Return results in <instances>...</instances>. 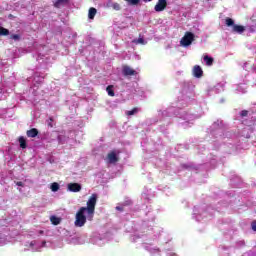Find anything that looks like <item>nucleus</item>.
<instances>
[{
	"mask_svg": "<svg viewBox=\"0 0 256 256\" xmlns=\"http://www.w3.org/2000/svg\"><path fill=\"white\" fill-rule=\"evenodd\" d=\"M194 41L195 34H193V32H186L180 40V45H182V47H189V45H191V43H193Z\"/></svg>",
	"mask_w": 256,
	"mask_h": 256,
	"instance_id": "f03ea898",
	"label": "nucleus"
},
{
	"mask_svg": "<svg viewBox=\"0 0 256 256\" xmlns=\"http://www.w3.org/2000/svg\"><path fill=\"white\" fill-rule=\"evenodd\" d=\"M106 91L109 97H115V91L113 90V85L107 86Z\"/></svg>",
	"mask_w": 256,
	"mask_h": 256,
	"instance_id": "2eb2a0df",
	"label": "nucleus"
},
{
	"mask_svg": "<svg viewBox=\"0 0 256 256\" xmlns=\"http://www.w3.org/2000/svg\"><path fill=\"white\" fill-rule=\"evenodd\" d=\"M145 1V3H147V2H151V0H144Z\"/></svg>",
	"mask_w": 256,
	"mask_h": 256,
	"instance_id": "c85d7f7f",
	"label": "nucleus"
},
{
	"mask_svg": "<svg viewBox=\"0 0 256 256\" xmlns=\"http://www.w3.org/2000/svg\"><path fill=\"white\" fill-rule=\"evenodd\" d=\"M50 221H51L52 225H60L61 218H59L57 216H51Z\"/></svg>",
	"mask_w": 256,
	"mask_h": 256,
	"instance_id": "ddd939ff",
	"label": "nucleus"
},
{
	"mask_svg": "<svg viewBox=\"0 0 256 256\" xmlns=\"http://www.w3.org/2000/svg\"><path fill=\"white\" fill-rule=\"evenodd\" d=\"M116 211H123V207L117 206V207H116Z\"/></svg>",
	"mask_w": 256,
	"mask_h": 256,
	"instance_id": "cd10ccee",
	"label": "nucleus"
},
{
	"mask_svg": "<svg viewBox=\"0 0 256 256\" xmlns=\"http://www.w3.org/2000/svg\"><path fill=\"white\" fill-rule=\"evenodd\" d=\"M69 3V0H56L54 2V7L56 9H61V7H64V5H67Z\"/></svg>",
	"mask_w": 256,
	"mask_h": 256,
	"instance_id": "6e6552de",
	"label": "nucleus"
},
{
	"mask_svg": "<svg viewBox=\"0 0 256 256\" xmlns=\"http://www.w3.org/2000/svg\"><path fill=\"white\" fill-rule=\"evenodd\" d=\"M97 15V9L91 7L88 12V19H95V16Z\"/></svg>",
	"mask_w": 256,
	"mask_h": 256,
	"instance_id": "f8f14e48",
	"label": "nucleus"
},
{
	"mask_svg": "<svg viewBox=\"0 0 256 256\" xmlns=\"http://www.w3.org/2000/svg\"><path fill=\"white\" fill-rule=\"evenodd\" d=\"M27 137L35 138L39 135V130L37 128H32L26 132Z\"/></svg>",
	"mask_w": 256,
	"mask_h": 256,
	"instance_id": "9d476101",
	"label": "nucleus"
},
{
	"mask_svg": "<svg viewBox=\"0 0 256 256\" xmlns=\"http://www.w3.org/2000/svg\"><path fill=\"white\" fill-rule=\"evenodd\" d=\"M204 61L208 67H211L213 65V57H209L208 55L204 56Z\"/></svg>",
	"mask_w": 256,
	"mask_h": 256,
	"instance_id": "4468645a",
	"label": "nucleus"
},
{
	"mask_svg": "<svg viewBox=\"0 0 256 256\" xmlns=\"http://www.w3.org/2000/svg\"><path fill=\"white\" fill-rule=\"evenodd\" d=\"M18 141H19V143H20V148H21V149H27V140L25 139V137L20 136V137L18 138Z\"/></svg>",
	"mask_w": 256,
	"mask_h": 256,
	"instance_id": "9b49d317",
	"label": "nucleus"
},
{
	"mask_svg": "<svg viewBox=\"0 0 256 256\" xmlns=\"http://www.w3.org/2000/svg\"><path fill=\"white\" fill-rule=\"evenodd\" d=\"M133 43H137V44H140V45H145V39L138 38L137 40H134Z\"/></svg>",
	"mask_w": 256,
	"mask_h": 256,
	"instance_id": "412c9836",
	"label": "nucleus"
},
{
	"mask_svg": "<svg viewBox=\"0 0 256 256\" xmlns=\"http://www.w3.org/2000/svg\"><path fill=\"white\" fill-rule=\"evenodd\" d=\"M167 9V0H158L157 4L154 7V10L157 13H161V11H165Z\"/></svg>",
	"mask_w": 256,
	"mask_h": 256,
	"instance_id": "20e7f679",
	"label": "nucleus"
},
{
	"mask_svg": "<svg viewBox=\"0 0 256 256\" xmlns=\"http://www.w3.org/2000/svg\"><path fill=\"white\" fill-rule=\"evenodd\" d=\"M130 5H139L141 0H126Z\"/></svg>",
	"mask_w": 256,
	"mask_h": 256,
	"instance_id": "b1692460",
	"label": "nucleus"
},
{
	"mask_svg": "<svg viewBox=\"0 0 256 256\" xmlns=\"http://www.w3.org/2000/svg\"><path fill=\"white\" fill-rule=\"evenodd\" d=\"M86 207H80L75 215V227H85V223L92 221L95 217V207L97 205V194H92L87 203Z\"/></svg>",
	"mask_w": 256,
	"mask_h": 256,
	"instance_id": "f257e3e1",
	"label": "nucleus"
},
{
	"mask_svg": "<svg viewBox=\"0 0 256 256\" xmlns=\"http://www.w3.org/2000/svg\"><path fill=\"white\" fill-rule=\"evenodd\" d=\"M252 231H256V221L251 223Z\"/></svg>",
	"mask_w": 256,
	"mask_h": 256,
	"instance_id": "a878e982",
	"label": "nucleus"
},
{
	"mask_svg": "<svg viewBox=\"0 0 256 256\" xmlns=\"http://www.w3.org/2000/svg\"><path fill=\"white\" fill-rule=\"evenodd\" d=\"M232 31L234 33H239V34L244 33L245 32V26L235 24L232 28Z\"/></svg>",
	"mask_w": 256,
	"mask_h": 256,
	"instance_id": "1a4fd4ad",
	"label": "nucleus"
},
{
	"mask_svg": "<svg viewBox=\"0 0 256 256\" xmlns=\"http://www.w3.org/2000/svg\"><path fill=\"white\" fill-rule=\"evenodd\" d=\"M137 113H139V108H133L132 110L127 111L126 115L131 116V115H135Z\"/></svg>",
	"mask_w": 256,
	"mask_h": 256,
	"instance_id": "a211bd4d",
	"label": "nucleus"
},
{
	"mask_svg": "<svg viewBox=\"0 0 256 256\" xmlns=\"http://www.w3.org/2000/svg\"><path fill=\"white\" fill-rule=\"evenodd\" d=\"M7 35H9V29H6L0 26V36H7Z\"/></svg>",
	"mask_w": 256,
	"mask_h": 256,
	"instance_id": "f3484780",
	"label": "nucleus"
},
{
	"mask_svg": "<svg viewBox=\"0 0 256 256\" xmlns=\"http://www.w3.org/2000/svg\"><path fill=\"white\" fill-rule=\"evenodd\" d=\"M123 207H129L130 205H133V201H131L130 199L124 201L122 203Z\"/></svg>",
	"mask_w": 256,
	"mask_h": 256,
	"instance_id": "4be33fe9",
	"label": "nucleus"
},
{
	"mask_svg": "<svg viewBox=\"0 0 256 256\" xmlns=\"http://www.w3.org/2000/svg\"><path fill=\"white\" fill-rule=\"evenodd\" d=\"M16 185H17L18 187H23V182H21V181L16 182Z\"/></svg>",
	"mask_w": 256,
	"mask_h": 256,
	"instance_id": "bb28decb",
	"label": "nucleus"
},
{
	"mask_svg": "<svg viewBox=\"0 0 256 256\" xmlns=\"http://www.w3.org/2000/svg\"><path fill=\"white\" fill-rule=\"evenodd\" d=\"M107 159L109 163H117V161H119V158L117 157V154L115 153V151L108 153Z\"/></svg>",
	"mask_w": 256,
	"mask_h": 256,
	"instance_id": "0eeeda50",
	"label": "nucleus"
},
{
	"mask_svg": "<svg viewBox=\"0 0 256 256\" xmlns=\"http://www.w3.org/2000/svg\"><path fill=\"white\" fill-rule=\"evenodd\" d=\"M112 9L115 11H121V5L119 3L112 4Z\"/></svg>",
	"mask_w": 256,
	"mask_h": 256,
	"instance_id": "aec40b11",
	"label": "nucleus"
},
{
	"mask_svg": "<svg viewBox=\"0 0 256 256\" xmlns=\"http://www.w3.org/2000/svg\"><path fill=\"white\" fill-rule=\"evenodd\" d=\"M48 125H49V127H53V124H51V123H49Z\"/></svg>",
	"mask_w": 256,
	"mask_h": 256,
	"instance_id": "c756f323",
	"label": "nucleus"
},
{
	"mask_svg": "<svg viewBox=\"0 0 256 256\" xmlns=\"http://www.w3.org/2000/svg\"><path fill=\"white\" fill-rule=\"evenodd\" d=\"M241 117H247V115H249V111L247 110H242L240 113Z\"/></svg>",
	"mask_w": 256,
	"mask_h": 256,
	"instance_id": "393cba45",
	"label": "nucleus"
},
{
	"mask_svg": "<svg viewBox=\"0 0 256 256\" xmlns=\"http://www.w3.org/2000/svg\"><path fill=\"white\" fill-rule=\"evenodd\" d=\"M193 75L197 79H201V77H203V69L201 68V66H199V65H195L194 66V68H193Z\"/></svg>",
	"mask_w": 256,
	"mask_h": 256,
	"instance_id": "423d86ee",
	"label": "nucleus"
},
{
	"mask_svg": "<svg viewBox=\"0 0 256 256\" xmlns=\"http://www.w3.org/2000/svg\"><path fill=\"white\" fill-rule=\"evenodd\" d=\"M50 189H51V191L56 193V191H59V183H57V182L52 183L50 186Z\"/></svg>",
	"mask_w": 256,
	"mask_h": 256,
	"instance_id": "dca6fc26",
	"label": "nucleus"
},
{
	"mask_svg": "<svg viewBox=\"0 0 256 256\" xmlns=\"http://www.w3.org/2000/svg\"><path fill=\"white\" fill-rule=\"evenodd\" d=\"M122 73H123L124 77H131L133 75H137V71H135L133 68H131L128 65L122 66Z\"/></svg>",
	"mask_w": 256,
	"mask_h": 256,
	"instance_id": "7ed1b4c3",
	"label": "nucleus"
},
{
	"mask_svg": "<svg viewBox=\"0 0 256 256\" xmlns=\"http://www.w3.org/2000/svg\"><path fill=\"white\" fill-rule=\"evenodd\" d=\"M50 121H53V118H50Z\"/></svg>",
	"mask_w": 256,
	"mask_h": 256,
	"instance_id": "7c9ffc66",
	"label": "nucleus"
},
{
	"mask_svg": "<svg viewBox=\"0 0 256 256\" xmlns=\"http://www.w3.org/2000/svg\"><path fill=\"white\" fill-rule=\"evenodd\" d=\"M68 190H70L71 193H79V191H81V184H79V183H69L68 184Z\"/></svg>",
	"mask_w": 256,
	"mask_h": 256,
	"instance_id": "39448f33",
	"label": "nucleus"
},
{
	"mask_svg": "<svg viewBox=\"0 0 256 256\" xmlns=\"http://www.w3.org/2000/svg\"><path fill=\"white\" fill-rule=\"evenodd\" d=\"M10 39H13L14 41H19V39H21V36L19 34H12L10 36Z\"/></svg>",
	"mask_w": 256,
	"mask_h": 256,
	"instance_id": "5701e85b",
	"label": "nucleus"
},
{
	"mask_svg": "<svg viewBox=\"0 0 256 256\" xmlns=\"http://www.w3.org/2000/svg\"><path fill=\"white\" fill-rule=\"evenodd\" d=\"M226 25L227 27H233L235 25V21L231 18H226Z\"/></svg>",
	"mask_w": 256,
	"mask_h": 256,
	"instance_id": "6ab92c4d",
	"label": "nucleus"
}]
</instances>
